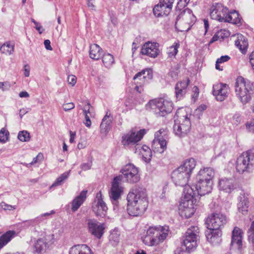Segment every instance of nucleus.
Segmentation results:
<instances>
[{
	"label": "nucleus",
	"instance_id": "1",
	"mask_svg": "<svg viewBox=\"0 0 254 254\" xmlns=\"http://www.w3.org/2000/svg\"><path fill=\"white\" fill-rule=\"evenodd\" d=\"M128 214L132 216L142 215L148 206L146 190L138 186L133 187L127 196Z\"/></svg>",
	"mask_w": 254,
	"mask_h": 254
},
{
	"label": "nucleus",
	"instance_id": "2",
	"mask_svg": "<svg viewBox=\"0 0 254 254\" xmlns=\"http://www.w3.org/2000/svg\"><path fill=\"white\" fill-rule=\"evenodd\" d=\"M190 117V115H188L185 110L177 111L173 126L174 132L176 136L184 137L190 132L191 127Z\"/></svg>",
	"mask_w": 254,
	"mask_h": 254
},
{
	"label": "nucleus",
	"instance_id": "3",
	"mask_svg": "<svg viewBox=\"0 0 254 254\" xmlns=\"http://www.w3.org/2000/svg\"><path fill=\"white\" fill-rule=\"evenodd\" d=\"M168 232L169 227L167 226L150 227L142 239L145 245L154 246L160 241H163L167 238Z\"/></svg>",
	"mask_w": 254,
	"mask_h": 254
},
{
	"label": "nucleus",
	"instance_id": "4",
	"mask_svg": "<svg viewBox=\"0 0 254 254\" xmlns=\"http://www.w3.org/2000/svg\"><path fill=\"white\" fill-rule=\"evenodd\" d=\"M184 196L182 198L180 205V214L182 217H190L194 213L193 197L195 195L194 188L190 186L184 189Z\"/></svg>",
	"mask_w": 254,
	"mask_h": 254
},
{
	"label": "nucleus",
	"instance_id": "5",
	"mask_svg": "<svg viewBox=\"0 0 254 254\" xmlns=\"http://www.w3.org/2000/svg\"><path fill=\"white\" fill-rule=\"evenodd\" d=\"M254 89V83L251 80H236L235 84L236 96L243 105L251 101Z\"/></svg>",
	"mask_w": 254,
	"mask_h": 254
},
{
	"label": "nucleus",
	"instance_id": "6",
	"mask_svg": "<svg viewBox=\"0 0 254 254\" xmlns=\"http://www.w3.org/2000/svg\"><path fill=\"white\" fill-rule=\"evenodd\" d=\"M146 107L154 109L158 117H164L170 114L174 108L172 101L165 98L150 100L146 104Z\"/></svg>",
	"mask_w": 254,
	"mask_h": 254
},
{
	"label": "nucleus",
	"instance_id": "7",
	"mask_svg": "<svg viewBox=\"0 0 254 254\" xmlns=\"http://www.w3.org/2000/svg\"><path fill=\"white\" fill-rule=\"evenodd\" d=\"M254 165V148L243 152L237 158L236 168L240 174L248 172Z\"/></svg>",
	"mask_w": 254,
	"mask_h": 254
},
{
	"label": "nucleus",
	"instance_id": "8",
	"mask_svg": "<svg viewBox=\"0 0 254 254\" xmlns=\"http://www.w3.org/2000/svg\"><path fill=\"white\" fill-rule=\"evenodd\" d=\"M122 177L121 181L129 184H134L138 182L140 179L139 169L133 164H127L125 165L120 170Z\"/></svg>",
	"mask_w": 254,
	"mask_h": 254
},
{
	"label": "nucleus",
	"instance_id": "9",
	"mask_svg": "<svg viewBox=\"0 0 254 254\" xmlns=\"http://www.w3.org/2000/svg\"><path fill=\"white\" fill-rule=\"evenodd\" d=\"M199 228L197 226H192L189 228L184 237L182 247H185L188 252L193 250L197 245L199 239Z\"/></svg>",
	"mask_w": 254,
	"mask_h": 254
},
{
	"label": "nucleus",
	"instance_id": "10",
	"mask_svg": "<svg viewBox=\"0 0 254 254\" xmlns=\"http://www.w3.org/2000/svg\"><path fill=\"white\" fill-rule=\"evenodd\" d=\"M121 176H116L113 179L112 183V187L109 191V196L113 205L115 207L117 206L118 200L120 198L122 193L123 192V187L122 186Z\"/></svg>",
	"mask_w": 254,
	"mask_h": 254
},
{
	"label": "nucleus",
	"instance_id": "11",
	"mask_svg": "<svg viewBox=\"0 0 254 254\" xmlns=\"http://www.w3.org/2000/svg\"><path fill=\"white\" fill-rule=\"evenodd\" d=\"M226 222V216L221 213H213L206 220L207 228L213 230H220Z\"/></svg>",
	"mask_w": 254,
	"mask_h": 254
},
{
	"label": "nucleus",
	"instance_id": "12",
	"mask_svg": "<svg viewBox=\"0 0 254 254\" xmlns=\"http://www.w3.org/2000/svg\"><path fill=\"white\" fill-rule=\"evenodd\" d=\"M167 134V130L164 128H161L155 133V138L152 142V148L157 152L162 153L166 149Z\"/></svg>",
	"mask_w": 254,
	"mask_h": 254
},
{
	"label": "nucleus",
	"instance_id": "13",
	"mask_svg": "<svg viewBox=\"0 0 254 254\" xmlns=\"http://www.w3.org/2000/svg\"><path fill=\"white\" fill-rule=\"evenodd\" d=\"M228 9L224 6L221 3L216 2L212 4L210 8V15L212 19L220 22H223L226 18Z\"/></svg>",
	"mask_w": 254,
	"mask_h": 254
},
{
	"label": "nucleus",
	"instance_id": "14",
	"mask_svg": "<svg viewBox=\"0 0 254 254\" xmlns=\"http://www.w3.org/2000/svg\"><path fill=\"white\" fill-rule=\"evenodd\" d=\"M92 209L97 216L104 217L106 216L108 207L102 198L101 192L96 194V198L92 205Z\"/></svg>",
	"mask_w": 254,
	"mask_h": 254
},
{
	"label": "nucleus",
	"instance_id": "15",
	"mask_svg": "<svg viewBox=\"0 0 254 254\" xmlns=\"http://www.w3.org/2000/svg\"><path fill=\"white\" fill-rule=\"evenodd\" d=\"M170 0H160L159 3L153 8V13L156 17L167 16L171 12L172 4Z\"/></svg>",
	"mask_w": 254,
	"mask_h": 254
},
{
	"label": "nucleus",
	"instance_id": "16",
	"mask_svg": "<svg viewBox=\"0 0 254 254\" xmlns=\"http://www.w3.org/2000/svg\"><path fill=\"white\" fill-rule=\"evenodd\" d=\"M88 231L93 236L100 239L104 233L105 224L98 222L95 219H89L87 221Z\"/></svg>",
	"mask_w": 254,
	"mask_h": 254
},
{
	"label": "nucleus",
	"instance_id": "17",
	"mask_svg": "<svg viewBox=\"0 0 254 254\" xmlns=\"http://www.w3.org/2000/svg\"><path fill=\"white\" fill-rule=\"evenodd\" d=\"M229 87L226 83H218L213 86V94L218 101H224L228 96Z\"/></svg>",
	"mask_w": 254,
	"mask_h": 254
},
{
	"label": "nucleus",
	"instance_id": "18",
	"mask_svg": "<svg viewBox=\"0 0 254 254\" xmlns=\"http://www.w3.org/2000/svg\"><path fill=\"white\" fill-rule=\"evenodd\" d=\"M190 176L187 173L182 172L178 168L172 173V179L176 186L184 187L188 186V182Z\"/></svg>",
	"mask_w": 254,
	"mask_h": 254
},
{
	"label": "nucleus",
	"instance_id": "19",
	"mask_svg": "<svg viewBox=\"0 0 254 254\" xmlns=\"http://www.w3.org/2000/svg\"><path fill=\"white\" fill-rule=\"evenodd\" d=\"M145 130L141 129L137 131L128 133L122 137V144L124 146L134 145L140 141L145 133Z\"/></svg>",
	"mask_w": 254,
	"mask_h": 254
},
{
	"label": "nucleus",
	"instance_id": "20",
	"mask_svg": "<svg viewBox=\"0 0 254 254\" xmlns=\"http://www.w3.org/2000/svg\"><path fill=\"white\" fill-rule=\"evenodd\" d=\"M243 231L238 227H234L232 234L230 247L231 249L241 251L242 248Z\"/></svg>",
	"mask_w": 254,
	"mask_h": 254
},
{
	"label": "nucleus",
	"instance_id": "21",
	"mask_svg": "<svg viewBox=\"0 0 254 254\" xmlns=\"http://www.w3.org/2000/svg\"><path fill=\"white\" fill-rule=\"evenodd\" d=\"M141 53L142 55L155 58L159 53L158 44L150 42L145 43L142 47Z\"/></svg>",
	"mask_w": 254,
	"mask_h": 254
},
{
	"label": "nucleus",
	"instance_id": "22",
	"mask_svg": "<svg viewBox=\"0 0 254 254\" xmlns=\"http://www.w3.org/2000/svg\"><path fill=\"white\" fill-rule=\"evenodd\" d=\"M212 185V181H196L195 186L193 187L195 188L194 192H196L198 195L202 196L211 192Z\"/></svg>",
	"mask_w": 254,
	"mask_h": 254
},
{
	"label": "nucleus",
	"instance_id": "23",
	"mask_svg": "<svg viewBox=\"0 0 254 254\" xmlns=\"http://www.w3.org/2000/svg\"><path fill=\"white\" fill-rule=\"evenodd\" d=\"M207 240L214 246L219 245L222 242V233L219 230L208 229L205 232Z\"/></svg>",
	"mask_w": 254,
	"mask_h": 254
},
{
	"label": "nucleus",
	"instance_id": "24",
	"mask_svg": "<svg viewBox=\"0 0 254 254\" xmlns=\"http://www.w3.org/2000/svg\"><path fill=\"white\" fill-rule=\"evenodd\" d=\"M135 153L141 155L143 160L146 163H148L152 158V151L147 146L137 144L134 147Z\"/></svg>",
	"mask_w": 254,
	"mask_h": 254
},
{
	"label": "nucleus",
	"instance_id": "25",
	"mask_svg": "<svg viewBox=\"0 0 254 254\" xmlns=\"http://www.w3.org/2000/svg\"><path fill=\"white\" fill-rule=\"evenodd\" d=\"M190 80H180L175 85V95L177 100L183 99L188 91Z\"/></svg>",
	"mask_w": 254,
	"mask_h": 254
},
{
	"label": "nucleus",
	"instance_id": "26",
	"mask_svg": "<svg viewBox=\"0 0 254 254\" xmlns=\"http://www.w3.org/2000/svg\"><path fill=\"white\" fill-rule=\"evenodd\" d=\"M214 175V172L211 168H205L199 171L196 177V181H212Z\"/></svg>",
	"mask_w": 254,
	"mask_h": 254
},
{
	"label": "nucleus",
	"instance_id": "27",
	"mask_svg": "<svg viewBox=\"0 0 254 254\" xmlns=\"http://www.w3.org/2000/svg\"><path fill=\"white\" fill-rule=\"evenodd\" d=\"M238 211L242 213L247 212L249 205L248 194L245 193H241L238 198Z\"/></svg>",
	"mask_w": 254,
	"mask_h": 254
},
{
	"label": "nucleus",
	"instance_id": "28",
	"mask_svg": "<svg viewBox=\"0 0 254 254\" xmlns=\"http://www.w3.org/2000/svg\"><path fill=\"white\" fill-rule=\"evenodd\" d=\"M196 166V161L193 158L186 160L178 168L184 173H186L190 176L193 170Z\"/></svg>",
	"mask_w": 254,
	"mask_h": 254
},
{
	"label": "nucleus",
	"instance_id": "29",
	"mask_svg": "<svg viewBox=\"0 0 254 254\" xmlns=\"http://www.w3.org/2000/svg\"><path fill=\"white\" fill-rule=\"evenodd\" d=\"M219 188L227 193H231L234 189V185L231 179L222 178L219 182Z\"/></svg>",
	"mask_w": 254,
	"mask_h": 254
},
{
	"label": "nucleus",
	"instance_id": "30",
	"mask_svg": "<svg viewBox=\"0 0 254 254\" xmlns=\"http://www.w3.org/2000/svg\"><path fill=\"white\" fill-rule=\"evenodd\" d=\"M87 190H82L72 201L71 210L72 211H76L85 200L87 197Z\"/></svg>",
	"mask_w": 254,
	"mask_h": 254
},
{
	"label": "nucleus",
	"instance_id": "31",
	"mask_svg": "<svg viewBox=\"0 0 254 254\" xmlns=\"http://www.w3.org/2000/svg\"><path fill=\"white\" fill-rule=\"evenodd\" d=\"M103 54L102 49L97 44L91 45L89 50V57L94 60H98Z\"/></svg>",
	"mask_w": 254,
	"mask_h": 254
},
{
	"label": "nucleus",
	"instance_id": "32",
	"mask_svg": "<svg viewBox=\"0 0 254 254\" xmlns=\"http://www.w3.org/2000/svg\"><path fill=\"white\" fill-rule=\"evenodd\" d=\"M143 102V100L140 96L128 97L125 102V105L127 109L130 110L136 107L138 104H140Z\"/></svg>",
	"mask_w": 254,
	"mask_h": 254
},
{
	"label": "nucleus",
	"instance_id": "33",
	"mask_svg": "<svg viewBox=\"0 0 254 254\" xmlns=\"http://www.w3.org/2000/svg\"><path fill=\"white\" fill-rule=\"evenodd\" d=\"M69 254H93L86 245H77L71 248Z\"/></svg>",
	"mask_w": 254,
	"mask_h": 254
},
{
	"label": "nucleus",
	"instance_id": "34",
	"mask_svg": "<svg viewBox=\"0 0 254 254\" xmlns=\"http://www.w3.org/2000/svg\"><path fill=\"white\" fill-rule=\"evenodd\" d=\"M241 19L239 16V13L236 10L228 11L226 18L224 19L223 22H227L233 24H238L240 23Z\"/></svg>",
	"mask_w": 254,
	"mask_h": 254
},
{
	"label": "nucleus",
	"instance_id": "35",
	"mask_svg": "<svg viewBox=\"0 0 254 254\" xmlns=\"http://www.w3.org/2000/svg\"><path fill=\"white\" fill-rule=\"evenodd\" d=\"M193 18L194 16L192 13L191 10L190 9H186L182 12L178 16L176 22V25L177 24L178 22H180L181 19L185 20L187 23L189 24L190 21H191V19Z\"/></svg>",
	"mask_w": 254,
	"mask_h": 254
},
{
	"label": "nucleus",
	"instance_id": "36",
	"mask_svg": "<svg viewBox=\"0 0 254 254\" xmlns=\"http://www.w3.org/2000/svg\"><path fill=\"white\" fill-rule=\"evenodd\" d=\"M141 78L143 79H151L153 78L152 69L151 68H146L141 70L134 76L133 79Z\"/></svg>",
	"mask_w": 254,
	"mask_h": 254
},
{
	"label": "nucleus",
	"instance_id": "37",
	"mask_svg": "<svg viewBox=\"0 0 254 254\" xmlns=\"http://www.w3.org/2000/svg\"><path fill=\"white\" fill-rule=\"evenodd\" d=\"M15 232L9 231L0 237V249L5 246L13 237Z\"/></svg>",
	"mask_w": 254,
	"mask_h": 254
},
{
	"label": "nucleus",
	"instance_id": "38",
	"mask_svg": "<svg viewBox=\"0 0 254 254\" xmlns=\"http://www.w3.org/2000/svg\"><path fill=\"white\" fill-rule=\"evenodd\" d=\"M111 121L109 119V116L106 115L102 119L100 125V130L102 133L106 134L110 129Z\"/></svg>",
	"mask_w": 254,
	"mask_h": 254
},
{
	"label": "nucleus",
	"instance_id": "39",
	"mask_svg": "<svg viewBox=\"0 0 254 254\" xmlns=\"http://www.w3.org/2000/svg\"><path fill=\"white\" fill-rule=\"evenodd\" d=\"M47 244L43 239H39L34 245L35 251L38 254H42L45 252Z\"/></svg>",
	"mask_w": 254,
	"mask_h": 254
},
{
	"label": "nucleus",
	"instance_id": "40",
	"mask_svg": "<svg viewBox=\"0 0 254 254\" xmlns=\"http://www.w3.org/2000/svg\"><path fill=\"white\" fill-rule=\"evenodd\" d=\"M235 45L243 53H245L248 46V43L243 36H240L235 41Z\"/></svg>",
	"mask_w": 254,
	"mask_h": 254
},
{
	"label": "nucleus",
	"instance_id": "41",
	"mask_svg": "<svg viewBox=\"0 0 254 254\" xmlns=\"http://www.w3.org/2000/svg\"><path fill=\"white\" fill-rule=\"evenodd\" d=\"M102 57L103 63L106 67H110L114 63L113 56L111 54L105 53Z\"/></svg>",
	"mask_w": 254,
	"mask_h": 254
},
{
	"label": "nucleus",
	"instance_id": "42",
	"mask_svg": "<svg viewBox=\"0 0 254 254\" xmlns=\"http://www.w3.org/2000/svg\"><path fill=\"white\" fill-rule=\"evenodd\" d=\"M0 51L6 55H11L14 52V45L9 42L5 43L0 47Z\"/></svg>",
	"mask_w": 254,
	"mask_h": 254
},
{
	"label": "nucleus",
	"instance_id": "43",
	"mask_svg": "<svg viewBox=\"0 0 254 254\" xmlns=\"http://www.w3.org/2000/svg\"><path fill=\"white\" fill-rule=\"evenodd\" d=\"M70 171L68 172H66L62 174L59 177H58L54 183L52 185L51 187L54 186H58L61 185V184L66 180L69 175Z\"/></svg>",
	"mask_w": 254,
	"mask_h": 254
},
{
	"label": "nucleus",
	"instance_id": "44",
	"mask_svg": "<svg viewBox=\"0 0 254 254\" xmlns=\"http://www.w3.org/2000/svg\"><path fill=\"white\" fill-rule=\"evenodd\" d=\"M18 138L22 142L28 141L30 138L29 133L26 130H22L19 132Z\"/></svg>",
	"mask_w": 254,
	"mask_h": 254
},
{
	"label": "nucleus",
	"instance_id": "45",
	"mask_svg": "<svg viewBox=\"0 0 254 254\" xmlns=\"http://www.w3.org/2000/svg\"><path fill=\"white\" fill-rule=\"evenodd\" d=\"M179 46V44L174 43L168 49V54L169 57H173L176 55L178 52V49Z\"/></svg>",
	"mask_w": 254,
	"mask_h": 254
},
{
	"label": "nucleus",
	"instance_id": "46",
	"mask_svg": "<svg viewBox=\"0 0 254 254\" xmlns=\"http://www.w3.org/2000/svg\"><path fill=\"white\" fill-rule=\"evenodd\" d=\"M9 134L8 131L5 128H2L0 130V142L5 143L8 140Z\"/></svg>",
	"mask_w": 254,
	"mask_h": 254
},
{
	"label": "nucleus",
	"instance_id": "47",
	"mask_svg": "<svg viewBox=\"0 0 254 254\" xmlns=\"http://www.w3.org/2000/svg\"><path fill=\"white\" fill-rule=\"evenodd\" d=\"M248 240L254 247V221L252 222L248 230Z\"/></svg>",
	"mask_w": 254,
	"mask_h": 254
},
{
	"label": "nucleus",
	"instance_id": "48",
	"mask_svg": "<svg viewBox=\"0 0 254 254\" xmlns=\"http://www.w3.org/2000/svg\"><path fill=\"white\" fill-rule=\"evenodd\" d=\"M54 213H55V211L54 210H52L51 211V212H50V213H45L42 214L40 216H38L34 219L27 220V221H24L23 223L26 222L27 223V224L28 225H32L34 222L38 221L39 220L41 219L42 217L48 216L50 215L51 214H54Z\"/></svg>",
	"mask_w": 254,
	"mask_h": 254
},
{
	"label": "nucleus",
	"instance_id": "49",
	"mask_svg": "<svg viewBox=\"0 0 254 254\" xmlns=\"http://www.w3.org/2000/svg\"><path fill=\"white\" fill-rule=\"evenodd\" d=\"M84 115H89L90 116H93L94 112H92V107L90 103H87L83 108L82 109Z\"/></svg>",
	"mask_w": 254,
	"mask_h": 254
},
{
	"label": "nucleus",
	"instance_id": "50",
	"mask_svg": "<svg viewBox=\"0 0 254 254\" xmlns=\"http://www.w3.org/2000/svg\"><path fill=\"white\" fill-rule=\"evenodd\" d=\"M87 163H85L81 165V168L83 171H86L89 170L92 164V157H89Z\"/></svg>",
	"mask_w": 254,
	"mask_h": 254
},
{
	"label": "nucleus",
	"instance_id": "51",
	"mask_svg": "<svg viewBox=\"0 0 254 254\" xmlns=\"http://www.w3.org/2000/svg\"><path fill=\"white\" fill-rule=\"evenodd\" d=\"M109 239L111 242L113 241L114 242L113 244H116L120 240L119 235L116 232H113L110 234Z\"/></svg>",
	"mask_w": 254,
	"mask_h": 254
},
{
	"label": "nucleus",
	"instance_id": "52",
	"mask_svg": "<svg viewBox=\"0 0 254 254\" xmlns=\"http://www.w3.org/2000/svg\"><path fill=\"white\" fill-rule=\"evenodd\" d=\"M246 127L249 132L254 134V120L248 122L246 124Z\"/></svg>",
	"mask_w": 254,
	"mask_h": 254
},
{
	"label": "nucleus",
	"instance_id": "53",
	"mask_svg": "<svg viewBox=\"0 0 254 254\" xmlns=\"http://www.w3.org/2000/svg\"><path fill=\"white\" fill-rule=\"evenodd\" d=\"M0 207L2 208L4 210H14L16 208V205H11L7 204H6L5 203L2 202L0 203Z\"/></svg>",
	"mask_w": 254,
	"mask_h": 254
},
{
	"label": "nucleus",
	"instance_id": "54",
	"mask_svg": "<svg viewBox=\"0 0 254 254\" xmlns=\"http://www.w3.org/2000/svg\"><path fill=\"white\" fill-rule=\"evenodd\" d=\"M192 91L193 92L192 98L194 99V101H195L199 95V89L197 86H194L192 88Z\"/></svg>",
	"mask_w": 254,
	"mask_h": 254
},
{
	"label": "nucleus",
	"instance_id": "55",
	"mask_svg": "<svg viewBox=\"0 0 254 254\" xmlns=\"http://www.w3.org/2000/svg\"><path fill=\"white\" fill-rule=\"evenodd\" d=\"M43 158V155L41 153H39L36 157H34L32 161L28 165H31L37 163L40 161Z\"/></svg>",
	"mask_w": 254,
	"mask_h": 254
},
{
	"label": "nucleus",
	"instance_id": "56",
	"mask_svg": "<svg viewBox=\"0 0 254 254\" xmlns=\"http://www.w3.org/2000/svg\"><path fill=\"white\" fill-rule=\"evenodd\" d=\"M63 107L64 111H67L73 109L74 108V104L72 102L64 104Z\"/></svg>",
	"mask_w": 254,
	"mask_h": 254
},
{
	"label": "nucleus",
	"instance_id": "57",
	"mask_svg": "<svg viewBox=\"0 0 254 254\" xmlns=\"http://www.w3.org/2000/svg\"><path fill=\"white\" fill-rule=\"evenodd\" d=\"M223 32H225V31H221L218 33H217L216 34H215L213 36V37L211 38L210 41V43H213L215 41H216L218 40L219 39V37L220 36H221V34L223 33Z\"/></svg>",
	"mask_w": 254,
	"mask_h": 254
},
{
	"label": "nucleus",
	"instance_id": "58",
	"mask_svg": "<svg viewBox=\"0 0 254 254\" xmlns=\"http://www.w3.org/2000/svg\"><path fill=\"white\" fill-rule=\"evenodd\" d=\"M10 87V84L7 81L0 82V89L3 91L7 90Z\"/></svg>",
	"mask_w": 254,
	"mask_h": 254
},
{
	"label": "nucleus",
	"instance_id": "59",
	"mask_svg": "<svg viewBox=\"0 0 254 254\" xmlns=\"http://www.w3.org/2000/svg\"><path fill=\"white\" fill-rule=\"evenodd\" d=\"M91 117L92 116H90V115H89L86 114L85 115V122H84V124L88 127H90L91 125V120L90 119V117Z\"/></svg>",
	"mask_w": 254,
	"mask_h": 254
},
{
	"label": "nucleus",
	"instance_id": "60",
	"mask_svg": "<svg viewBox=\"0 0 254 254\" xmlns=\"http://www.w3.org/2000/svg\"><path fill=\"white\" fill-rule=\"evenodd\" d=\"M230 58L228 56H221L220 58H218L217 60L218 62H220V64L226 62L230 60Z\"/></svg>",
	"mask_w": 254,
	"mask_h": 254
},
{
	"label": "nucleus",
	"instance_id": "61",
	"mask_svg": "<svg viewBox=\"0 0 254 254\" xmlns=\"http://www.w3.org/2000/svg\"><path fill=\"white\" fill-rule=\"evenodd\" d=\"M190 0H180L178 2V6L185 7L190 2Z\"/></svg>",
	"mask_w": 254,
	"mask_h": 254
},
{
	"label": "nucleus",
	"instance_id": "62",
	"mask_svg": "<svg viewBox=\"0 0 254 254\" xmlns=\"http://www.w3.org/2000/svg\"><path fill=\"white\" fill-rule=\"evenodd\" d=\"M207 106L204 104L200 105L196 109V113H201L204 111H205L207 109Z\"/></svg>",
	"mask_w": 254,
	"mask_h": 254
},
{
	"label": "nucleus",
	"instance_id": "63",
	"mask_svg": "<svg viewBox=\"0 0 254 254\" xmlns=\"http://www.w3.org/2000/svg\"><path fill=\"white\" fill-rule=\"evenodd\" d=\"M45 48L48 50H52V48L51 46V42L49 40H45L44 42Z\"/></svg>",
	"mask_w": 254,
	"mask_h": 254
},
{
	"label": "nucleus",
	"instance_id": "64",
	"mask_svg": "<svg viewBox=\"0 0 254 254\" xmlns=\"http://www.w3.org/2000/svg\"><path fill=\"white\" fill-rule=\"evenodd\" d=\"M233 119L236 121L237 124L240 123L241 120L240 115L239 114H235L233 117Z\"/></svg>",
	"mask_w": 254,
	"mask_h": 254
}]
</instances>
